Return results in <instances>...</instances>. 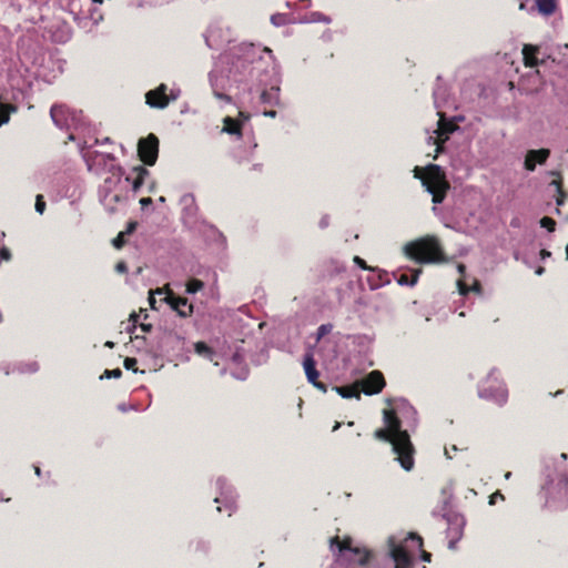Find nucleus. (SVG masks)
<instances>
[{
    "label": "nucleus",
    "instance_id": "obj_39",
    "mask_svg": "<svg viewBox=\"0 0 568 568\" xmlns=\"http://www.w3.org/2000/svg\"><path fill=\"white\" fill-rule=\"evenodd\" d=\"M405 541L406 542L412 541V542L416 544V547L418 549H422L424 546L423 538L416 532H409L408 536L406 537Z\"/></svg>",
    "mask_w": 568,
    "mask_h": 568
},
{
    "label": "nucleus",
    "instance_id": "obj_20",
    "mask_svg": "<svg viewBox=\"0 0 568 568\" xmlns=\"http://www.w3.org/2000/svg\"><path fill=\"white\" fill-rule=\"evenodd\" d=\"M168 87L161 83L158 88L150 90L145 93V103L154 109H164L169 105Z\"/></svg>",
    "mask_w": 568,
    "mask_h": 568
},
{
    "label": "nucleus",
    "instance_id": "obj_45",
    "mask_svg": "<svg viewBox=\"0 0 568 568\" xmlns=\"http://www.w3.org/2000/svg\"><path fill=\"white\" fill-rule=\"evenodd\" d=\"M125 233L124 232H120L118 234V236L112 241V244L115 248H121L124 246L126 240H125Z\"/></svg>",
    "mask_w": 568,
    "mask_h": 568
},
{
    "label": "nucleus",
    "instance_id": "obj_29",
    "mask_svg": "<svg viewBox=\"0 0 568 568\" xmlns=\"http://www.w3.org/2000/svg\"><path fill=\"white\" fill-rule=\"evenodd\" d=\"M120 183V176H108L99 189V195L112 193Z\"/></svg>",
    "mask_w": 568,
    "mask_h": 568
},
{
    "label": "nucleus",
    "instance_id": "obj_19",
    "mask_svg": "<svg viewBox=\"0 0 568 568\" xmlns=\"http://www.w3.org/2000/svg\"><path fill=\"white\" fill-rule=\"evenodd\" d=\"M183 203L182 221L189 229H196L199 226L197 212L199 206L192 194H184L181 199Z\"/></svg>",
    "mask_w": 568,
    "mask_h": 568
},
{
    "label": "nucleus",
    "instance_id": "obj_22",
    "mask_svg": "<svg viewBox=\"0 0 568 568\" xmlns=\"http://www.w3.org/2000/svg\"><path fill=\"white\" fill-rule=\"evenodd\" d=\"M83 159L89 170H92L93 165L106 166L109 162L115 161V156L112 153H102L99 151L87 152L83 154Z\"/></svg>",
    "mask_w": 568,
    "mask_h": 568
},
{
    "label": "nucleus",
    "instance_id": "obj_4",
    "mask_svg": "<svg viewBox=\"0 0 568 568\" xmlns=\"http://www.w3.org/2000/svg\"><path fill=\"white\" fill-rule=\"evenodd\" d=\"M256 85L262 104L270 106L280 104V75L276 68L271 67L268 63L264 73H260Z\"/></svg>",
    "mask_w": 568,
    "mask_h": 568
},
{
    "label": "nucleus",
    "instance_id": "obj_42",
    "mask_svg": "<svg viewBox=\"0 0 568 568\" xmlns=\"http://www.w3.org/2000/svg\"><path fill=\"white\" fill-rule=\"evenodd\" d=\"M524 169L528 172H534L536 170V164H535L532 158H530L529 151L526 153V156H525Z\"/></svg>",
    "mask_w": 568,
    "mask_h": 568
},
{
    "label": "nucleus",
    "instance_id": "obj_63",
    "mask_svg": "<svg viewBox=\"0 0 568 568\" xmlns=\"http://www.w3.org/2000/svg\"><path fill=\"white\" fill-rule=\"evenodd\" d=\"M128 268L125 262H119L116 265H115V270L118 272H125Z\"/></svg>",
    "mask_w": 568,
    "mask_h": 568
},
{
    "label": "nucleus",
    "instance_id": "obj_51",
    "mask_svg": "<svg viewBox=\"0 0 568 568\" xmlns=\"http://www.w3.org/2000/svg\"><path fill=\"white\" fill-rule=\"evenodd\" d=\"M11 258V252L7 246L0 248V260L9 261Z\"/></svg>",
    "mask_w": 568,
    "mask_h": 568
},
{
    "label": "nucleus",
    "instance_id": "obj_53",
    "mask_svg": "<svg viewBox=\"0 0 568 568\" xmlns=\"http://www.w3.org/2000/svg\"><path fill=\"white\" fill-rule=\"evenodd\" d=\"M557 193H558V196L556 199V203H557L558 206H561L565 203V200L567 197V193L564 190H561V191H559Z\"/></svg>",
    "mask_w": 568,
    "mask_h": 568
},
{
    "label": "nucleus",
    "instance_id": "obj_36",
    "mask_svg": "<svg viewBox=\"0 0 568 568\" xmlns=\"http://www.w3.org/2000/svg\"><path fill=\"white\" fill-rule=\"evenodd\" d=\"M539 224L549 232H554L556 230V221L552 217L544 216L540 219Z\"/></svg>",
    "mask_w": 568,
    "mask_h": 568
},
{
    "label": "nucleus",
    "instance_id": "obj_16",
    "mask_svg": "<svg viewBox=\"0 0 568 568\" xmlns=\"http://www.w3.org/2000/svg\"><path fill=\"white\" fill-rule=\"evenodd\" d=\"M446 520L448 525L446 530L448 548L455 550L457 547V542L463 538L466 520L463 516L458 514L447 515Z\"/></svg>",
    "mask_w": 568,
    "mask_h": 568
},
{
    "label": "nucleus",
    "instance_id": "obj_27",
    "mask_svg": "<svg viewBox=\"0 0 568 568\" xmlns=\"http://www.w3.org/2000/svg\"><path fill=\"white\" fill-rule=\"evenodd\" d=\"M298 22L292 13H274L271 16V23L275 27H283L291 23Z\"/></svg>",
    "mask_w": 568,
    "mask_h": 568
},
{
    "label": "nucleus",
    "instance_id": "obj_11",
    "mask_svg": "<svg viewBox=\"0 0 568 568\" xmlns=\"http://www.w3.org/2000/svg\"><path fill=\"white\" fill-rule=\"evenodd\" d=\"M149 303L152 308H155V297L154 294H158L163 297V300L174 310L179 316L187 317L193 313V305L189 303L186 297L176 296L171 290L170 286L156 287V290L150 291Z\"/></svg>",
    "mask_w": 568,
    "mask_h": 568
},
{
    "label": "nucleus",
    "instance_id": "obj_24",
    "mask_svg": "<svg viewBox=\"0 0 568 568\" xmlns=\"http://www.w3.org/2000/svg\"><path fill=\"white\" fill-rule=\"evenodd\" d=\"M303 367L308 383L316 382V379L320 377V372L316 369V362L312 352L305 353Z\"/></svg>",
    "mask_w": 568,
    "mask_h": 568
},
{
    "label": "nucleus",
    "instance_id": "obj_13",
    "mask_svg": "<svg viewBox=\"0 0 568 568\" xmlns=\"http://www.w3.org/2000/svg\"><path fill=\"white\" fill-rule=\"evenodd\" d=\"M209 80L213 90V94L224 101L225 103L232 102V97L227 94L236 83L229 77V71L224 68L221 70H213L209 73Z\"/></svg>",
    "mask_w": 568,
    "mask_h": 568
},
{
    "label": "nucleus",
    "instance_id": "obj_1",
    "mask_svg": "<svg viewBox=\"0 0 568 568\" xmlns=\"http://www.w3.org/2000/svg\"><path fill=\"white\" fill-rule=\"evenodd\" d=\"M385 427L393 430L397 438L394 443V452L400 466L409 471L414 467V447L409 435L406 430H402V423L394 409L384 410Z\"/></svg>",
    "mask_w": 568,
    "mask_h": 568
},
{
    "label": "nucleus",
    "instance_id": "obj_41",
    "mask_svg": "<svg viewBox=\"0 0 568 568\" xmlns=\"http://www.w3.org/2000/svg\"><path fill=\"white\" fill-rule=\"evenodd\" d=\"M141 316L143 317L144 321L148 318L146 310L140 308L139 313L132 312L130 314V322H132L133 326L136 325V323Z\"/></svg>",
    "mask_w": 568,
    "mask_h": 568
},
{
    "label": "nucleus",
    "instance_id": "obj_31",
    "mask_svg": "<svg viewBox=\"0 0 568 568\" xmlns=\"http://www.w3.org/2000/svg\"><path fill=\"white\" fill-rule=\"evenodd\" d=\"M374 437L378 440L390 443L392 446L394 447V443L397 438V435L389 428L384 427V428L376 429L374 432Z\"/></svg>",
    "mask_w": 568,
    "mask_h": 568
},
{
    "label": "nucleus",
    "instance_id": "obj_49",
    "mask_svg": "<svg viewBox=\"0 0 568 568\" xmlns=\"http://www.w3.org/2000/svg\"><path fill=\"white\" fill-rule=\"evenodd\" d=\"M136 227H138L136 221H129L126 224L125 231H123V232L125 233V235H130L133 232H135Z\"/></svg>",
    "mask_w": 568,
    "mask_h": 568
},
{
    "label": "nucleus",
    "instance_id": "obj_8",
    "mask_svg": "<svg viewBox=\"0 0 568 568\" xmlns=\"http://www.w3.org/2000/svg\"><path fill=\"white\" fill-rule=\"evenodd\" d=\"M478 395L480 398L493 400L499 406L507 403L508 389L496 369H493L486 378L481 381L478 387Z\"/></svg>",
    "mask_w": 568,
    "mask_h": 568
},
{
    "label": "nucleus",
    "instance_id": "obj_2",
    "mask_svg": "<svg viewBox=\"0 0 568 568\" xmlns=\"http://www.w3.org/2000/svg\"><path fill=\"white\" fill-rule=\"evenodd\" d=\"M405 254L417 264H433L446 261L445 253L436 237H423L407 243Z\"/></svg>",
    "mask_w": 568,
    "mask_h": 568
},
{
    "label": "nucleus",
    "instance_id": "obj_44",
    "mask_svg": "<svg viewBox=\"0 0 568 568\" xmlns=\"http://www.w3.org/2000/svg\"><path fill=\"white\" fill-rule=\"evenodd\" d=\"M133 171L136 173V178L142 179L143 182L144 179L150 175V171L142 165L134 166Z\"/></svg>",
    "mask_w": 568,
    "mask_h": 568
},
{
    "label": "nucleus",
    "instance_id": "obj_61",
    "mask_svg": "<svg viewBox=\"0 0 568 568\" xmlns=\"http://www.w3.org/2000/svg\"><path fill=\"white\" fill-rule=\"evenodd\" d=\"M328 223H329V217L328 215H324L321 221H320V227L321 229H325L328 226Z\"/></svg>",
    "mask_w": 568,
    "mask_h": 568
},
{
    "label": "nucleus",
    "instance_id": "obj_34",
    "mask_svg": "<svg viewBox=\"0 0 568 568\" xmlns=\"http://www.w3.org/2000/svg\"><path fill=\"white\" fill-rule=\"evenodd\" d=\"M530 158H532L535 164H545L550 156V150L546 148H541L538 150H529Z\"/></svg>",
    "mask_w": 568,
    "mask_h": 568
},
{
    "label": "nucleus",
    "instance_id": "obj_12",
    "mask_svg": "<svg viewBox=\"0 0 568 568\" xmlns=\"http://www.w3.org/2000/svg\"><path fill=\"white\" fill-rule=\"evenodd\" d=\"M53 123L60 129L70 130L81 125L82 111H75L65 104H53L50 110Z\"/></svg>",
    "mask_w": 568,
    "mask_h": 568
},
{
    "label": "nucleus",
    "instance_id": "obj_35",
    "mask_svg": "<svg viewBox=\"0 0 568 568\" xmlns=\"http://www.w3.org/2000/svg\"><path fill=\"white\" fill-rule=\"evenodd\" d=\"M194 348L199 355L207 357L210 359H212V357L214 355L213 349L204 342L195 343Z\"/></svg>",
    "mask_w": 568,
    "mask_h": 568
},
{
    "label": "nucleus",
    "instance_id": "obj_21",
    "mask_svg": "<svg viewBox=\"0 0 568 568\" xmlns=\"http://www.w3.org/2000/svg\"><path fill=\"white\" fill-rule=\"evenodd\" d=\"M390 557L395 562V568H412L413 559L412 555L407 551L405 546L395 545L390 546Z\"/></svg>",
    "mask_w": 568,
    "mask_h": 568
},
{
    "label": "nucleus",
    "instance_id": "obj_59",
    "mask_svg": "<svg viewBox=\"0 0 568 568\" xmlns=\"http://www.w3.org/2000/svg\"><path fill=\"white\" fill-rule=\"evenodd\" d=\"M420 558H422L423 561L430 562L432 561V554L426 551V550H422Z\"/></svg>",
    "mask_w": 568,
    "mask_h": 568
},
{
    "label": "nucleus",
    "instance_id": "obj_58",
    "mask_svg": "<svg viewBox=\"0 0 568 568\" xmlns=\"http://www.w3.org/2000/svg\"><path fill=\"white\" fill-rule=\"evenodd\" d=\"M140 204H141L142 209H145L153 204V200L151 197H142L140 200Z\"/></svg>",
    "mask_w": 568,
    "mask_h": 568
},
{
    "label": "nucleus",
    "instance_id": "obj_50",
    "mask_svg": "<svg viewBox=\"0 0 568 568\" xmlns=\"http://www.w3.org/2000/svg\"><path fill=\"white\" fill-rule=\"evenodd\" d=\"M110 171L114 176H120V181L122 180V175L124 174V170L120 165H111Z\"/></svg>",
    "mask_w": 568,
    "mask_h": 568
},
{
    "label": "nucleus",
    "instance_id": "obj_17",
    "mask_svg": "<svg viewBox=\"0 0 568 568\" xmlns=\"http://www.w3.org/2000/svg\"><path fill=\"white\" fill-rule=\"evenodd\" d=\"M318 272L321 281H342L343 275L347 273V267L336 258H328L321 263Z\"/></svg>",
    "mask_w": 568,
    "mask_h": 568
},
{
    "label": "nucleus",
    "instance_id": "obj_37",
    "mask_svg": "<svg viewBox=\"0 0 568 568\" xmlns=\"http://www.w3.org/2000/svg\"><path fill=\"white\" fill-rule=\"evenodd\" d=\"M433 95H434V100H435V105L436 108H440L438 101L439 100H443L445 101L446 99V89L443 88V87H437L434 92H433Z\"/></svg>",
    "mask_w": 568,
    "mask_h": 568
},
{
    "label": "nucleus",
    "instance_id": "obj_28",
    "mask_svg": "<svg viewBox=\"0 0 568 568\" xmlns=\"http://www.w3.org/2000/svg\"><path fill=\"white\" fill-rule=\"evenodd\" d=\"M537 10L542 16H551L557 8L556 0H535Z\"/></svg>",
    "mask_w": 568,
    "mask_h": 568
},
{
    "label": "nucleus",
    "instance_id": "obj_40",
    "mask_svg": "<svg viewBox=\"0 0 568 568\" xmlns=\"http://www.w3.org/2000/svg\"><path fill=\"white\" fill-rule=\"evenodd\" d=\"M34 209L36 211L39 213V214H43L44 211H45V201L43 199V195L42 194H38L36 196V205H34Z\"/></svg>",
    "mask_w": 568,
    "mask_h": 568
},
{
    "label": "nucleus",
    "instance_id": "obj_5",
    "mask_svg": "<svg viewBox=\"0 0 568 568\" xmlns=\"http://www.w3.org/2000/svg\"><path fill=\"white\" fill-rule=\"evenodd\" d=\"M354 263L363 270L377 273V276L382 281V284H390L392 277L397 282V284H416L418 281V276L422 273V267L417 266L399 267L396 271L392 272V274H389L388 272L381 270L378 267L368 266L366 262L359 256L354 257Z\"/></svg>",
    "mask_w": 568,
    "mask_h": 568
},
{
    "label": "nucleus",
    "instance_id": "obj_15",
    "mask_svg": "<svg viewBox=\"0 0 568 568\" xmlns=\"http://www.w3.org/2000/svg\"><path fill=\"white\" fill-rule=\"evenodd\" d=\"M159 138L154 133L139 140L138 155L145 165L152 166L155 164L159 156Z\"/></svg>",
    "mask_w": 568,
    "mask_h": 568
},
{
    "label": "nucleus",
    "instance_id": "obj_55",
    "mask_svg": "<svg viewBox=\"0 0 568 568\" xmlns=\"http://www.w3.org/2000/svg\"><path fill=\"white\" fill-rule=\"evenodd\" d=\"M315 388H317L318 390L323 392V393H326L327 392V386L326 384L322 383L318 381V378L316 379V382L314 383H311Z\"/></svg>",
    "mask_w": 568,
    "mask_h": 568
},
{
    "label": "nucleus",
    "instance_id": "obj_46",
    "mask_svg": "<svg viewBox=\"0 0 568 568\" xmlns=\"http://www.w3.org/2000/svg\"><path fill=\"white\" fill-rule=\"evenodd\" d=\"M122 376V371L120 368H115V369H105L103 375L101 376V378L105 377V378H119Z\"/></svg>",
    "mask_w": 568,
    "mask_h": 568
},
{
    "label": "nucleus",
    "instance_id": "obj_57",
    "mask_svg": "<svg viewBox=\"0 0 568 568\" xmlns=\"http://www.w3.org/2000/svg\"><path fill=\"white\" fill-rule=\"evenodd\" d=\"M138 7H144L145 4L149 6H158L160 4L156 0H136Z\"/></svg>",
    "mask_w": 568,
    "mask_h": 568
},
{
    "label": "nucleus",
    "instance_id": "obj_18",
    "mask_svg": "<svg viewBox=\"0 0 568 568\" xmlns=\"http://www.w3.org/2000/svg\"><path fill=\"white\" fill-rule=\"evenodd\" d=\"M361 392L366 395H375L383 390L386 385L384 375L379 371H372L358 382Z\"/></svg>",
    "mask_w": 568,
    "mask_h": 568
},
{
    "label": "nucleus",
    "instance_id": "obj_47",
    "mask_svg": "<svg viewBox=\"0 0 568 568\" xmlns=\"http://www.w3.org/2000/svg\"><path fill=\"white\" fill-rule=\"evenodd\" d=\"M332 331L331 324H323L317 328V341L323 338L325 335H327Z\"/></svg>",
    "mask_w": 568,
    "mask_h": 568
},
{
    "label": "nucleus",
    "instance_id": "obj_64",
    "mask_svg": "<svg viewBox=\"0 0 568 568\" xmlns=\"http://www.w3.org/2000/svg\"><path fill=\"white\" fill-rule=\"evenodd\" d=\"M263 114H264L265 116L275 118V116L277 115V112H276L275 110H273V109H271V110H266V109H265V110L263 111Z\"/></svg>",
    "mask_w": 568,
    "mask_h": 568
},
{
    "label": "nucleus",
    "instance_id": "obj_30",
    "mask_svg": "<svg viewBox=\"0 0 568 568\" xmlns=\"http://www.w3.org/2000/svg\"><path fill=\"white\" fill-rule=\"evenodd\" d=\"M336 390L344 398H359L361 388L358 382L353 385L336 387Z\"/></svg>",
    "mask_w": 568,
    "mask_h": 568
},
{
    "label": "nucleus",
    "instance_id": "obj_62",
    "mask_svg": "<svg viewBox=\"0 0 568 568\" xmlns=\"http://www.w3.org/2000/svg\"><path fill=\"white\" fill-rule=\"evenodd\" d=\"M140 327H141V328H142V331H143V332H145V333H149V332H151V331H152V324H150V323L142 322V323L140 324Z\"/></svg>",
    "mask_w": 568,
    "mask_h": 568
},
{
    "label": "nucleus",
    "instance_id": "obj_52",
    "mask_svg": "<svg viewBox=\"0 0 568 568\" xmlns=\"http://www.w3.org/2000/svg\"><path fill=\"white\" fill-rule=\"evenodd\" d=\"M367 284H382V281L378 278L377 273L371 272V274L366 278Z\"/></svg>",
    "mask_w": 568,
    "mask_h": 568
},
{
    "label": "nucleus",
    "instance_id": "obj_54",
    "mask_svg": "<svg viewBox=\"0 0 568 568\" xmlns=\"http://www.w3.org/2000/svg\"><path fill=\"white\" fill-rule=\"evenodd\" d=\"M143 183H144V182L142 181V179H138V178H135V179L133 180V182H132V190H133V192H135V193H136V192H139V190H140V189L142 187V185H143Z\"/></svg>",
    "mask_w": 568,
    "mask_h": 568
},
{
    "label": "nucleus",
    "instance_id": "obj_7",
    "mask_svg": "<svg viewBox=\"0 0 568 568\" xmlns=\"http://www.w3.org/2000/svg\"><path fill=\"white\" fill-rule=\"evenodd\" d=\"M225 69L229 71V77L236 83V88H239L240 84L247 82L250 79L257 83L260 73H264L266 67H251L232 52L226 57Z\"/></svg>",
    "mask_w": 568,
    "mask_h": 568
},
{
    "label": "nucleus",
    "instance_id": "obj_60",
    "mask_svg": "<svg viewBox=\"0 0 568 568\" xmlns=\"http://www.w3.org/2000/svg\"><path fill=\"white\" fill-rule=\"evenodd\" d=\"M180 95V90H171L170 94H168V99L171 101H175Z\"/></svg>",
    "mask_w": 568,
    "mask_h": 568
},
{
    "label": "nucleus",
    "instance_id": "obj_10",
    "mask_svg": "<svg viewBox=\"0 0 568 568\" xmlns=\"http://www.w3.org/2000/svg\"><path fill=\"white\" fill-rule=\"evenodd\" d=\"M337 547L342 554V558L351 564H357L358 566H366L372 557V554L366 548L352 547V538L345 537L341 539L338 536L331 538V547Z\"/></svg>",
    "mask_w": 568,
    "mask_h": 568
},
{
    "label": "nucleus",
    "instance_id": "obj_6",
    "mask_svg": "<svg viewBox=\"0 0 568 568\" xmlns=\"http://www.w3.org/2000/svg\"><path fill=\"white\" fill-rule=\"evenodd\" d=\"M547 495L546 506L555 510H562L568 507V475L559 473L550 478L542 486Z\"/></svg>",
    "mask_w": 568,
    "mask_h": 568
},
{
    "label": "nucleus",
    "instance_id": "obj_38",
    "mask_svg": "<svg viewBox=\"0 0 568 568\" xmlns=\"http://www.w3.org/2000/svg\"><path fill=\"white\" fill-rule=\"evenodd\" d=\"M458 294L460 296H466L469 292H475L477 294L481 293L483 286H457Z\"/></svg>",
    "mask_w": 568,
    "mask_h": 568
},
{
    "label": "nucleus",
    "instance_id": "obj_25",
    "mask_svg": "<svg viewBox=\"0 0 568 568\" xmlns=\"http://www.w3.org/2000/svg\"><path fill=\"white\" fill-rule=\"evenodd\" d=\"M458 130V126L452 119H446L440 115L438 121V139L447 141L449 135Z\"/></svg>",
    "mask_w": 568,
    "mask_h": 568
},
{
    "label": "nucleus",
    "instance_id": "obj_23",
    "mask_svg": "<svg viewBox=\"0 0 568 568\" xmlns=\"http://www.w3.org/2000/svg\"><path fill=\"white\" fill-rule=\"evenodd\" d=\"M99 196L100 202L103 204V206L109 213H114L116 211V205L119 203H125L128 200V196L125 194H114L113 192L109 194H102Z\"/></svg>",
    "mask_w": 568,
    "mask_h": 568
},
{
    "label": "nucleus",
    "instance_id": "obj_33",
    "mask_svg": "<svg viewBox=\"0 0 568 568\" xmlns=\"http://www.w3.org/2000/svg\"><path fill=\"white\" fill-rule=\"evenodd\" d=\"M224 129L223 131L227 132L229 134H235L237 136H241L242 135V124L230 118V116H226L224 119Z\"/></svg>",
    "mask_w": 568,
    "mask_h": 568
},
{
    "label": "nucleus",
    "instance_id": "obj_9",
    "mask_svg": "<svg viewBox=\"0 0 568 568\" xmlns=\"http://www.w3.org/2000/svg\"><path fill=\"white\" fill-rule=\"evenodd\" d=\"M233 53L251 67L265 68L270 63L271 67L276 68L272 50L266 47L261 49L253 43H241Z\"/></svg>",
    "mask_w": 568,
    "mask_h": 568
},
{
    "label": "nucleus",
    "instance_id": "obj_3",
    "mask_svg": "<svg viewBox=\"0 0 568 568\" xmlns=\"http://www.w3.org/2000/svg\"><path fill=\"white\" fill-rule=\"evenodd\" d=\"M415 178L422 181L425 190L433 195V203L440 204L445 200L449 184L445 171L437 164H428L425 169L416 166Z\"/></svg>",
    "mask_w": 568,
    "mask_h": 568
},
{
    "label": "nucleus",
    "instance_id": "obj_48",
    "mask_svg": "<svg viewBox=\"0 0 568 568\" xmlns=\"http://www.w3.org/2000/svg\"><path fill=\"white\" fill-rule=\"evenodd\" d=\"M549 174L559 176V180L551 181L550 185L555 186L557 192L561 191L562 190V180H561L560 173L557 171H550Z\"/></svg>",
    "mask_w": 568,
    "mask_h": 568
},
{
    "label": "nucleus",
    "instance_id": "obj_56",
    "mask_svg": "<svg viewBox=\"0 0 568 568\" xmlns=\"http://www.w3.org/2000/svg\"><path fill=\"white\" fill-rule=\"evenodd\" d=\"M457 450H458V448L456 445H452L450 447H445V455L448 459H452L453 458L452 453H455Z\"/></svg>",
    "mask_w": 568,
    "mask_h": 568
},
{
    "label": "nucleus",
    "instance_id": "obj_32",
    "mask_svg": "<svg viewBox=\"0 0 568 568\" xmlns=\"http://www.w3.org/2000/svg\"><path fill=\"white\" fill-rule=\"evenodd\" d=\"M201 224L205 227L204 233L206 234L207 237L212 239L215 242H220L221 244L225 243V236L214 225L207 224L204 221Z\"/></svg>",
    "mask_w": 568,
    "mask_h": 568
},
{
    "label": "nucleus",
    "instance_id": "obj_43",
    "mask_svg": "<svg viewBox=\"0 0 568 568\" xmlns=\"http://www.w3.org/2000/svg\"><path fill=\"white\" fill-rule=\"evenodd\" d=\"M138 361L134 357H125L123 365L128 371H133L134 373L138 372L136 367Z\"/></svg>",
    "mask_w": 568,
    "mask_h": 568
},
{
    "label": "nucleus",
    "instance_id": "obj_26",
    "mask_svg": "<svg viewBox=\"0 0 568 568\" xmlns=\"http://www.w3.org/2000/svg\"><path fill=\"white\" fill-rule=\"evenodd\" d=\"M300 23H314V22H323V23H331L332 19L318 11H313L310 13L304 14L303 17L298 18Z\"/></svg>",
    "mask_w": 568,
    "mask_h": 568
},
{
    "label": "nucleus",
    "instance_id": "obj_14",
    "mask_svg": "<svg viewBox=\"0 0 568 568\" xmlns=\"http://www.w3.org/2000/svg\"><path fill=\"white\" fill-rule=\"evenodd\" d=\"M540 53V47L535 44H524L523 47V60L524 64L529 68H535L539 65H545L547 61H551L552 63H558L566 69H568V60L560 59L557 60L551 54L544 55L541 59L538 58Z\"/></svg>",
    "mask_w": 568,
    "mask_h": 568
}]
</instances>
